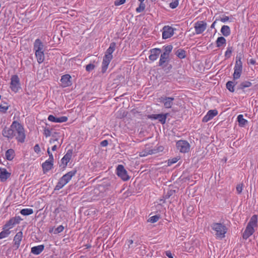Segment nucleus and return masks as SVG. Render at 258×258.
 <instances>
[{"label":"nucleus","instance_id":"35","mask_svg":"<svg viewBox=\"0 0 258 258\" xmlns=\"http://www.w3.org/2000/svg\"><path fill=\"white\" fill-rule=\"evenodd\" d=\"M9 105L8 103L3 102L0 104V111L3 113H5L9 109Z\"/></svg>","mask_w":258,"mask_h":258},{"label":"nucleus","instance_id":"9","mask_svg":"<svg viewBox=\"0 0 258 258\" xmlns=\"http://www.w3.org/2000/svg\"><path fill=\"white\" fill-rule=\"evenodd\" d=\"M23 238V233L22 231H19L16 234L13 240V248L14 249L17 250L20 247Z\"/></svg>","mask_w":258,"mask_h":258},{"label":"nucleus","instance_id":"7","mask_svg":"<svg viewBox=\"0 0 258 258\" xmlns=\"http://www.w3.org/2000/svg\"><path fill=\"white\" fill-rule=\"evenodd\" d=\"M11 90L17 93L21 88L20 79L17 75H13L11 78V83L10 86Z\"/></svg>","mask_w":258,"mask_h":258},{"label":"nucleus","instance_id":"26","mask_svg":"<svg viewBox=\"0 0 258 258\" xmlns=\"http://www.w3.org/2000/svg\"><path fill=\"white\" fill-rule=\"evenodd\" d=\"M237 121L240 127H244L248 123V120L243 118L242 114H239L237 117Z\"/></svg>","mask_w":258,"mask_h":258},{"label":"nucleus","instance_id":"2","mask_svg":"<svg viewBox=\"0 0 258 258\" xmlns=\"http://www.w3.org/2000/svg\"><path fill=\"white\" fill-rule=\"evenodd\" d=\"M12 127L14 129V138L18 142L24 143L26 138V134L23 126L17 121L12 123Z\"/></svg>","mask_w":258,"mask_h":258},{"label":"nucleus","instance_id":"40","mask_svg":"<svg viewBox=\"0 0 258 258\" xmlns=\"http://www.w3.org/2000/svg\"><path fill=\"white\" fill-rule=\"evenodd\" d=\"M173 47L172 45H167L164 47V51L163 53H165L167 55L169 56V54L172 51Z\"/></svg>","mask_w":258,"mask_h":258},{"label":"nucleus","instance_id":"14","mask_svg":"<svg viewBox=\"0 0 258 258\" xmlns=\"http://www.w3.org/2000/svg\"><path fill=\"white\" fill-rule=\"evenodd\" d=\"M168 113L165 114H154L148 116V118L151 119H158L162 124H164Z\"/></svg>","mask_w":258,"mask_h":258},{"label":"nucleus","instance_id":"45","mask_svg":"<svg viewBox=\"0 0 258 258\" xmlns=\"http://www.w3.org/2000/svg\"><path fill=\"white\" fill-rule=\"evenodd\" d=\"M94 68H95V66L93 64L90 63L86 66V70L87 72H91L93 70H94Z\"/></svg>","mask_w":258,"mask_h":258},{"label":"nucleus","instance_id":"51","mask_svg":"<svg viewBox=\"0 0 258 258\" xmlns=\"http://www.w3.org/2000/svg\"><path fill=\"white\" fill-rule=\"evenodd\" d=\"M220 21L223 23H225L229 20V17L228 16H224L220 18Z\"/></svg>","mask_w":258,"mask_h":258},{"label":"nucleus","instance_id":"21","mask_svg":"<svg viewBox=\"0 0 258 258\" xmlns=\"http://www.w3.org/2000/svg\"><path fill=\"white\" fill-rule=\"evenodd\" d=\"M48 120L53 122H64L68 120V117L66 116L56 117L52 115H49L48 117Z\"/></svg>","mask_w":258,"mask_h":258},{"label":"nucleus","instance_id":"61","mask_svg":"<svg viewBox=\"0 0 258 258\" xmlns=\"http://www.w3.org/2000/svg\"><path fill=\"white\" fill-rule=\"evenodd\" d=\"M140 3H143L145 0H138Z\"/></svg>","mask_w":258,"mask_h":258},{"label":"nucleus","instance_id":"62","mask_svg":"<svg viewBox=\"0 0 258 258\" xmlns=\"http://www.w3.org/2000/svg\"><path fill=\"white\" fill-rule=\"evenodd\" d=\"M152 2H154L156 0H151Z\"/></svg>","mask_w":258,"mask_h":258},{"label":"nucleus","instance_id":"58","mask_svg":"<svg viewBox=\"0 0 258 258\" xmlns=\"http://www.w3.org/2000/svg\"><path fill=\"white\" fill-rule=\"evenodd\" d=\"M128 245L129 246V247L130 246V245L132 244L133 243V240H128Z\"/></svg>","mask_w":258,"mask_h":258},{"label":"nucleus","instance_id":"22","mask_svg":"<svg viewBox=\"0 0 258 258\" xmlns=\"http://www.w3.org/2000/svg\"><path fill=\"white\" fill-rule=\"evenodd\" d=\"M72 156V152L69 150L66 154L61 159V163L64 166L67 165V164L70 162Z\"/></svg>","mask_w":258,"mask_h":258},{"label":"nucleus","instance_id":"54","mask_svg":"<svg viewBox=\"0 0 258 258\" xmlns=\"http://www.w3.org/2000/svg\"><path fill=\"white\" fill-rule=\"evenodd\" d=\"M47 161H49L50 162H53V156L52 154L49 155V158Z\"/></svg>","mask_w":258,"mask_h":258},{"label":"nucleus","instance_id":"56","mask_svg":"<svg viewBox=\"0 0 258 258\" xmlns=\"http://www.w3.org/2000/svg\"><path fill=\"white\" fill-rule=\"evenodd\" d=\"M249 62L251 64H254L255 63V60L253 59H250L249 60Z\"/></svg>","mask_w":258,"mask_h":258},{"label":"nucleus","instance_id":"47","mask_svg":"<svg viewBox=\"0 0 258 258\" xmlns=\"http://www.w3.org/2000/svg\"><path fill=\"white\" fill-rule=\"evenodd\" d=\"M43 134L46 137H49L51 135V131L48 128H45Z\"/></svg>","mask_w":258,"mask_h":258},{"label":"nucleus","instance_id":"3","mask_svg":"<svg viewBox=\"0 0 258 258\" xmlns=\"http://www.w3.org/2000/svg\"><path fill=\"white\" fill-rule=\"evenodd\" d=\"M257 226V216L256 215H254L251 217L247 224L245 230L243 233V238L246 239L250 237L254 232V228Z\"/></svg>","mask_w":258,"mask_h":258},{"label":"nucleus","instance_id":"17","mask_svg":"<svg viewBox=\"0 0 258 258\" xmlns=\"http://www.w3.org/2000/svg\"><path fill=\"white\" fill-rule=\"evenodd\" d=\"M113 56H109L104 55L102 63V72L105 73L109 64L111 60L112 59Z\"/></svg>","mask_w":258,"mask_h":258},{"label":"nucleus","instance_id":"10","mask_svg":"<svg viewBox=\"0 0 258 258\" xmlns=\"http://www.w3.org/2000/svg\"><path fill=\"white\" fill-rule=\"evenodd\" d=\"M161 31L162 32V38L164 39L169 38L174 34L173 28L168 25L164 26Z\"/></svg>","mask_w":258,"mask_h":258},{"label":"nucleus","instance_id":"55","mask_svg":"<svg viewBox=\"0 0 258 258\" xmlns=\"http://www.w3.org/2000/svg\"><path fill=\"white\" fill-rule=\"evenodd\" d=\"M217 20H215V21H214V22L212 24V25H211V28H212V29H213V28H215V25H216V22H217Z\"/></svg>","mask_w":258,"mask_h":258},{"label":"nucleus","instance_id":"31","mask_svg":"<svg viewBox=\"0 0 258 258\" xmlns=\"http://www.w3.org/2000/svg\"><path fill=\"white\" fill-rule=\"evenodd\" d=\"M226 43V39L222 36L218 37L216 41V46L218 47H220L222 46L225 45Z\"/></svg>","mask_w":258,"mask_h":258},{"label":"nucleus","instance_id":"8","mask_svg":"<svg viewBox=\"0 0 258 258\" xmlns=\"http://www.w3.org/2000/svg\"><path fill=\"white\" fill-rule=\"evenodd\" d=\"M176 148L181 153L188 152L190 149V145L187 141L179 140L176 142Z\"/></svg>","mask_w":258,"mask_h":258},{"label":"nucleus","instance_id":"13","mask_svg":"<svg viewBox=\"0 0 258 258\" xmlns=\"http://www.w3.org/2000/svg\"><path fill=\"white\" fill-rule=\"evenodd\" d=\"M174 98L170 97H161L159 98V101L164 104L165 108H170L173 104Z\"/></svg>","mask_w":258,"mask_h":258},{"label":"nucleus","instance_id":"42","mask_svg":"<svg viewBox=\"0 0 258 258\" xmlns=\"http://www.w3.org/2000/svg\"><path fill=\"white\" fill-rule=\"evenodd\" d=\"M178 0H173V1L170 3L169 7L171 9H175L178 6Z\"/></svg>","mask_w":258,"mask_h":258},{"label":"nucleus","instance_id":"57","mask_svg":"<svg viewBox=\"0 0 258 258\" xmlns=\"http://www.w3.org/2000/svg\"><path fill=\"white\" fill-rule=\"evenodd\" d=\"M55 141H57V139H51L49 142L50 144H53Z\"/></svg>","mask_w":258,"mask_h":258},{"label":"nucleus","instance_id":"39","mask_svg":"<svg viewBox=\"0 0 258 258\" xmlns=\"http://www.w3.org/2000/svg\"><path fill=\"white\" fill-rule=\"evenodd\" d=\"M252 84L251 82L248 81H244L242 82L240 85V88L244 89L245 88H248L251 86Z\"/></svg>","mask_w":258,"mask_h":258},{"label":"nucleus","instance_id":"41","mask_svg":"<svg viewBox=\"0 0 258 258\" xmlns=\"http://www.w3.org/2000/svg\"><path fill=\"white\" fill-rule=\"evenodd\" d=\"M145 8V5L143 3H140L139 7L136 9L137 13H141L143 12Z\"/></svg>","mask_w":258,"mask_h":258},{"label":"nucleus","instance_id":"5","mask_svg":"<svg viewBox=\"0 0 258 258\" xmlns=\"http://www.w3.org/2000/svg\"><path fill=\"white\" fill-rule=\"evenodd\" d=\"M76 174V170L71 171L63 175L59 180L54 188L55 190H58L66 185Z\"/></svg>","mask_w":258,"mask_h":258},{"label":"nucleus","instance_id":"28","mask_svg":"<svg viewBox=\"0 0 258 258\" xmlns=\"http://www.w3.org/2000/svg\"><path fill=\"white\" fill-rule=\"evenodd\" d=\"M221 33L225 37H227L230 35L231 30L230 27L227 25H223L221 29Z\"/></svg>","mask_w":258,"mask_h":258},{"label":"nucleus","instance_id":"27","mask_svg":"<svg viewBox=\"0 0 258 258\" xmlns=\"http://www.w3.org/2000/svg\"><path fill=\"white\" fill-rule=\"evenodd\" d=\"M116 47V44L115 42H112L110 44L109 47L108 48V49L106 50L105 55L109 56H113L112 53L115 50Z\"/></svg>","mask_w":258,"mask_h":258},{"label":"nucleus","instance_id":"37","mask_svg":"<svg viewBox=\"0 0 258 258\" xmlns=\"http://www.w3.org/2000/svg\"><path fill=\"white\" fill-rule=\"evenodd\" d=\"M176 55L181 59L184 58L186 56L185 51L183 49H179L176 52Z\"/></svg>","mask_w":258,"mask_h":258},{"label":"nucleus","instance_id":"43","mask_svg":"<svg viewBox=\"0 0 258 258\" xmlns=\"http://www.w3.org/2000/svg\"><path fill=\"white\" fill-rule=\"evenodd\" d=\"M159 219V217L157 215H155V216H152L149 219V221L151 223H155V222H156Z\"/></svg>","mask_w":258,"mask_h":258},{"label":"nucleus","instance_id":"20","mask_svg":"<svg viewBox=\"0 0 258 258\" xmlns=\"http://www.w3.org/2000/svg\"><path fill=\"white\" fill-rule=\"evenodd\" d=\"M19 223V221L16 218H11L4 225V227L9 230L13 228L15 225Z\"/></svg>","mask_w":258,"mask_h":258},{"label":"nucleus","instance_id":"23","mask_svg":"<svg viewBox=\"0 0 258 258\" xmlns=\"http://www.w3.org/2000/svg\"><path fill=\"white\" fill-rule=\"evenodd\" d=\"M10 176V173L5 168H0V180L1 181H6Z\"/></svg>","mask_w":258,"mask_h":258},{"label":"nucleus","instance_id":"44","mask_svg":"<svg viewBox=\"0 0 258 258\" xmlns=\"http://www.w3.org/2000/svg\"><path fill=\"white\" fill-rule=\"evenodd\" d=\"M178 160L179 158L178 157H175L172 159H169L168 160V165L170 166L174 163H175L178 161Z\"/></svg>","mask_w":258,"mask_h":258},{"label":"nucleus","instance_id":"32","mask_svg":"<svg viewBox=\"0 0 258 258\" xmlns=\"http://www.w3.org/2000/svg\"><path fill=\"white\" fill-rule=\"evenodd\" d=\"M10 234V230L3 227V230L0 232V239L7 237Z\"/></svg>","mask_w":258,"mask_h":258},{"label":"nucleus","instance_id":"48","mask_svg":"<svg viewBox=\"0 0 258 258\" xmlns=\"http://www.w3.org/2000/svg\"><path fill=\"white\" fill-rule=\"evenodd\" d=\"M126 0H116L114 2V5L118 6L125 3Z\"/></svg>","mask_w":258,"mask_h":258},{"label":"nucleus","instance_id":"38","mask_svg":"<svg viewBox=\"0 0 258 258\" xmlns=\"http://www.w3.org/2000/svg\"><path fill=\"white\" fill-rule=\"evenodd\" d=\"M233 48L231 46H228L227 48V50L225 52V57L226 58H229L230 57Z\"/></svg>","mask_w":258,"mask_h":258},{"label":"nucleus","instance_id":"12","mask_svg":"<svg viewBox=\"0 0 258 258\" xmlns=\"http://www.w3.org/2000/svg\"><path fill=\"white\" fill-rule=\"evenodd\" d=\"M207 23L204 21H198L195 24V29L196 34H202L206 29Z\"/></svg>","mask_w":258,"mask_h":258},{"label":"nucleus","instance_id":"59","mask_svg":"<svg viewBox=\"0 0 258 258\" xmlns=\"http://www.w3.org/2000/svg\"><path fill=\"white\" fill-rule=\"evenodd\" d=\"M57 146L56 145H54L52 147V150L53 151H55L56 149H57Z\"/></svg>","mask_w":258,"mask_h":258},{"label":"nucleus","instance_id":"25","mask_svg":"<svg viewBox=\"0 0 258 258\" xmlns=\"http://www.w3.org/2000/svg\"><path fill=\"white\" fill-rule=\"evenodd\" d=\"M44 246L43 245H39L33 246L31 248V252L35 255H38L44 250Z\"/></svg>","mask_w":258,"mask_h":258},{"label":"nucleus","instance_id":"36","mask_svg":"<svg viewBox=\"0 0 258 258\" xmlns=\"http://www.w3.org/2000/svg\"><path fill=\"white\" fill-rule=\"evenodd\" d=\"M234 83L232 81H228L226 83V87H227V89L231 92H233L234 91Z\"/></svg>","mask_w":258,"mask_h":258},{"label":"nucleus","instance_id":"16","mask_svg":"<svg viewBox=\"0 0 258 258\" xmlns=\"http://www.w3.org/2000/svg\"><path fill=\"white\" fill-rule=\"evenodd\" d=\"M71 79V77L70 75H63L60 79L61 86L63 88L71 86L72 85Z\"/></svg>","mask_w":258,"mask_h":258},{"label":"nucleus","instance_id":"1","mask_svg":"<svg viewBox=\"0 0 258 258\" xmlns=\"http://www.w3.org/2000/svg\"><path fill=\"white\" fill-rule=\"evenodd\" d=\"M45 46L40 39H36L33 44V51L39 64L42 63L44 60V51Z\"/></svg>","mask_w":258,"mask_h":258},{"label":"nucleus","instance_id":"18","mask_svg":"<svg viewBox=\"0 0 258 258\" xmlns=\"http://www.w3.org/2000/svg\"><path fill=\"white\" fill-rule=\"evenodd\" d=\"M150 51V54L149 56V58L152 61L156 60L161 52V50L159 48L152 49Z\"/></svg>","mask_w":258,"mask_h":258},{"label":"nucleus","instance_id":"29","mask_svg":"<svg viewBox=\"0 0 258 258\" xmlns=\"http://www.w3.org/2000/svg\"><path fill=\"white\" fill-rule=\"evenodd\" d=\"M42 168L43 170L45 171H48L50 170L52 166H53V163L51 162H50L49 161L46 160L43 164H42Z\"/></svg>","mask_w":258,"mask_h":258},{"label":"nucleus","instance_id":"49","mask_svg":"<svg viewBox=\"0 0 258 258\" xmlns=\"http://www.w3.org/2000/svg\"><path fill=\"white\" fill-rule=\"evenodd\" d=\"M64 229V227L62 225H60L57 227L55 230V233H59L62 232Z\"/></svg>","mask_w":258,"mask_h":258},{"label":"nucleus","instance_id":"53","mask_svg":"<svg viewBox=\"0 0 258 258\" xmlns=\"http://www.w3.org/2000/svg\"><path fill=\"white\" fill-rule=\"evenodd\" d=\"M108 145V141L107 140H103L101 142V145L102 147H106Z\"/></svg>","mask_w":258,"mask_h":258},{"label":"nucleus","instance_id":"4","mask_svg":"<svg viewBox=\"0 0 258 258\" xmlns=\"http://www.w3.org/2000/svg\"><path fill=\"white\" fill-rule=\"evenodd\" d=\"M211 227L215 232V236L217 239H222L225 237L227 228L225 224L221 223H213Z\"/></svg>","mask_w":258,"mask_h":258},{"label":"nucleus","instance_id":"34","mask_svg":"<svg viewBox=\"0 0 258 258\" xmlns=\"http://www.w3.org/2000/svg\"><path fill=\"white\" fill-rule=\"evenodd\" d=\"M20 213L24 216H28L33 213V210L30 208L23 209L21 210Z\"/></svg>","mask_w":258,"mask_h":258},{"label":"nucleus","instance_id":"6","mask_svg":"<svg viewBox=\"0 0 258 258\" xmlns=\"http://www.w3.org/2000/svg\"><path fill=\"white\" fill-rule=\"evenodd\" d=\"M241 58L242 57L240 55H237L236 57V61L234 68V73L233 74V79L235 80L239 79L242 73V62Z\"/></svg>","mask_w":258,"mask_h":258},{"label":"nucleus","instance_id":"24","mask_svg":"<svg viewBox=\"0 0 258 258\" xmlns=\"http://www.w3.org/2000/svg\"><path fill=\"white\" fill-rule=\"evenodd\" d=\"M169 58V56L167 55L165 53H162L160 55L158 66L160 67H164L165 63L168 62Z\"/></svg>","mask_w":258,"mask_h":258},{"label":"nucleus","instance_id":"19","mask_svg":"<svg viewBox=\"0 0 258 258\" xmlns=\"http://www.w3.org/2000/svg\"><path fill=\"white\" fill-rule=\"evenodd\" d=\"M218 114L216 110H210L208 111L206 115L203 118L202 121L204 122H207L214 118Z\"/></svg>","mask_w":258,"mask_h":258},{"label":"nucleus","instance_id":"33","mask_svg":"<svg viewBox=\"0 0 258 258\" xmlns=\"http://www.w3.org/2000/svg\"><path fill=\"white\" fill-rule=\"evenodd\" d=\"M6 157L8 160H12L14 157V151L13 149H9L6 152Z\"/></svg>","mask_w":258,"mask_h":258},{"label":"nucleus","instance_id":"46","mask_svg":"<svg viewBox=\"0 0 258 258\" xmlns=\"http://www.w3.org/2000/svg\"><path fill=\"white\" fill-rule=\"evenodd\" d=\"M236 191L238 194H240L241 193L242 189H243V184H238L236 186Z\"/></svg>","mask_w":258,"mask_h":258},{"label":"nucleus","instance_id":"60","mask_svg":"<svg viewBox=\"0 0 258 258\" xmlns=\"http://www.w3.org/2000/svg\"><path fill=\"white\" fill-rule=\"evenodd\" d=\"M47 153H48V156H49V155L52 154L50 152V150H49V148L47 149Z\"/></svg>","mask_w":258,"mask_h":258},{"label":"nucleus","instance_id":"50","mask_svg":"<svg viewBox=\"0 0 258 258\" xmlns=\"http://www.w3.org/2000/svg\"><path fill=\"white\" fill-rule=\"evenodd\" d=\"M34 150L35 152L37 154H39L41 150L38 144H36L35 145V146L34 147Z\"/></svg>","mask_w":258,"mask_h":258},{"label":"nucleus","instance_id":"15","mask_svg":"<svg viewBox=\"0 0 258 258\" xmlns=\"http://www.w3.org/2000/svg\"><path fill=\"white\" fill-rule=\"evenodd\" d=\"M14 129L12 127V124L9 127H5L2 131L3 136L8 139L14 138Z\"/></svg>","mask_w":258,"mask_h":258},{"label":"nucleus","instance_id":"52","mask_svg":"<svg viewBox=\"0 0 258 258\" xmlns=\"http://www.w3.org/2000/svg\"><path fill=\"white\" fill-rule=\"evenodd\" d=\"M166 255L169 258H173L171 252L170 251H166L165 252Z\"/></svg>","mask_w":258,"mask_h":258},{"label":"nucleus","instance_id":"30","mask_svg":"<svg viewBox=\"0 0 258 258\" xmlns=\"http://www.w3.org/2000/svg\"><path fill=\"white\" fill-rule=\"evenodd\" d=\"M153 153V150L151 149L149 147H146V148L144 150L141 151L139 153V156L140 157H145L148 155H150Z\"/></svg>","mask_w":258,"mask_h":258},{"label":"nucleus","instance_id":"11","mask_svg":"<svg viewBox=\"0 0 258 258\" xmlns=\"http://www.w3.org/2000/svg\"><path fill=\"white\" fill-rule=\"evenodd\" d=\"M116 174L122 180L126 181L129 179L130 177L127 175V171L122 165H119L116 168Z\"/></svg>","mask_w":258,"mask_h":258}]
</instances>
